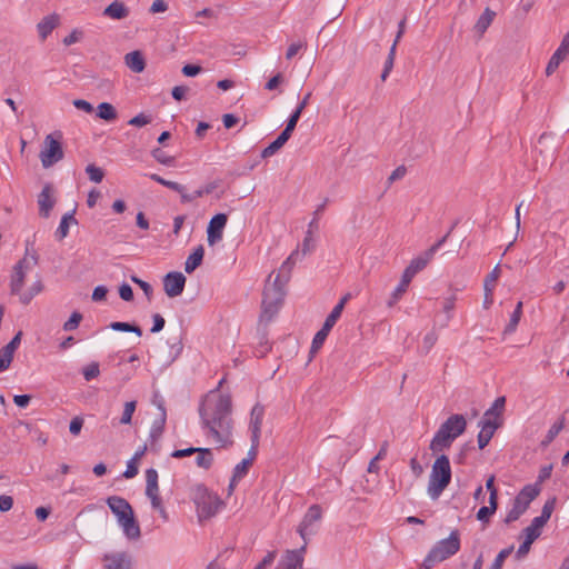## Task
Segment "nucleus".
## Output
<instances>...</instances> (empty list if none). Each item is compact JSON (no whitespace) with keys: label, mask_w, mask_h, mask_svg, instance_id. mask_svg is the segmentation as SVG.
<instances>
[{"label":"nucleus","mask_w":569,"mask_h":569,"mask_svg":"<svg viewBox=\"0 0 569 569\" xmlns=\"http://www.w3.org/2000/svg\"><path fill=\"white\" fill-rule=\"evenodd\" d=\"M232 402L228 395L210 393L199 406V416L206 436L224 448L232 445Z\"/></svg>","instance_id":"1"},{"label":"nucleus","mask_w":569,"mask_h":569,"mask_svg":"<svg viewBox=\"0 0 569 569\" xmlns=\"http://www.w3.org/2000/svg\"><path fill=\"white\" fill-rule=\"evenodd\" d=\"M29 246V242H27L23 258L13 266L9 283L10 293L18 296L19 301L24 306L29 305L44 289L41 278L38 277L27 290H22L27 273L39 263L38 252Z\"/></svg>","instance_id":"2"},{"label":"nucleus","mask_w":569,"mask_h":569,"mask_svg":"<svg viewBox=\"0 0 569 569\" xmlns=\"http://www.w3.org/2000/svg\"><path fill=\"white\" fill-rule=\"evenodd\" d=\"M467 428V420L462 415H451L433 436L430 442V450L432 452H440L450 448L456 438L465 432Z\"/></svg>","instance_id":"3"},{"label":"nucleus","mask_w":569,"mask_h":569,"mask_svg":"<svg viewBox=\"0 0 569 569\" xmlns=\"http://www.w3.org/2000/svg\"><path fill=\"white\" fill-rule=\"evenodd\" d=\"M272 276L273 273L269 274L263 289L262 310L259 319L260 323H268L276 317L286 295L283 284H279L280 274H276L273 280Z\"/></svg>","instance_id":"4"},{"label":"nucleus","mask_w":569,"mask_h":569,"mask_svg":"<svg viewBox=\"0 0 569 569\" xmlns=\"http://www.w3.org/2000/svg\"><path fill=\"white\" fill-rule=\"evenodd\" d=\"M107 505L116 515L126 537L131 540L139 539L141 531L130 503L121 497L111 496L107 499Z\"/></svg>","instance_id":"5"},{"label":"nucleus","mask_w":569,"mask_h":569,"mask_svg":"<svg viewBox=\"0 0 569 569\" xmlns=\"http://www.w3.org/2000/svg\"><path fill=\"white\" fill-rule=\"evenodd\" d=\"M451 481V467L449 458L446 455L439 456L431 468L428 482V495L432 500H437Z\"/></svg>","instance_id":"6"},{"label":"nucleus","mask_w":569,"mask_h":569,"mask_svg":"<svg viewBox=\"0 0 569 569\" xmlns=\"http://www.w3.org/2000/svg\"><path fill=\"white\" fill-rule=\"evenodd\" d=\"M193 500L200 520L213 517L223 506V501L217 495L208 491L203 485L197 486Z\"/></svg>","instance_id":"7"},{"label":"nucleus","mask_w":569,"mask_h":569,"mask_svg":"<svg viewBox=\"0 0 569 569\" xmlns=\"http://www.w3.org/2000/svg\"><path fill=\"white\" fill-rule=\"evenodd\" d=\"M540 493V487L536 485L525 486L516 496L512 508L508 511L505 522L507 525L518 520L529 508L532 500Z\"/></svg>","instance_id":"8"},{"label":"nucleus","mask_w":569,"mask_h":569,"mask_svg":"<svg viewBox=\"0 0 569 569\" xmlns=\"http://www.w3.org/2000/svg\"><path fill=\"white\" fill-rule=\"evenodd\" d=\"M64 157L61 133L54 132L46 136L39 158L43 168H50Z\"/></svg>","instance_id":"9"},{"label":"nucleus","mask_w":569,"mask_h":569,"mask_svg":"<svg viewBox=\"0 0 569 569\" xmlns=\"http://www.w3.org/2000/svg\"><path fill=\"white\" fill-rule=\"evenodd\" d=\"M460 550V532L455 529L449 537L438 541L429 551L430 559L438 562L445 561Z\"/></svg>","instance_id":"10"},{"label":"nucleus","mask_w":569,"mask_h":569,"mask_svg":"<svg viewBox=\"0 0 569 569\" xmlns=\"http://www.w3.org/2000/svg\"><path fill=\"white\" fill-rule=\"evenodd\" d=\"M146 495L150 499L152 508L166 517V510L159 495L158 472L156 469L150 468L146 470Z\"/></svg>","instance_id":"11"},{"label":"nucleus","mask_w":569,"mask_h":569,"mask_svg":"<svg viewBox=\"0 0 569 569\" xmlns=\"http://www.w3.org/2000/svg\"><path fill=\"white\" fill-rule=\"evenodd\" d=\"M321 518H322V508L319 505L310 506L297 529L298 533L305 540L306 545H307V535H313L317 532V530L313 528V525L316 522L320 521Z\"/></svg>","instance_id":"12"},{"label":"nucleus","mask_w":569,"mask_h":569,"mask_svg":"<svg viewBox=\"0 0 569 569\" xmlns=\"http://www.w3.org/2000/svg\"><path fill=\"white\" fill-rule=\"evenodd\" d=\"M227 221L228 216L226 213H217L210 219L207 227V241L209 246H214L222 240Z\"/></svg>","instance_id":"13"},{"label":"nucleus","mask_w":569,"mask_h":569,"mask_svg":"<svg viewBox=\"0 0 569 569\" xmlns=\"http://www.w3.org/2000/svg\"><path fill=\"white\" fill-rule=\"evenodd\" d=\"M186 277L178 271L169 272L163 278V289L168 297L174 298L183 292Z\"/></svg>","instance_id":"14"},{"label":"nucleus","mask_w":569,"mask_h":569,"mask_svg":"<svg viewBox=\"0 0 569 569\" xmlns=\"http://www.w3.org/2000/svg\"><path fill=\"white\" fill-rule=\"evenodd\" d=\"M152 402L159 409V416H158V418H156L153 420V422L151 425L149 437L151 440L156 441L163 433L166 421H167V412H166V408H164V401L161 397L154 396Z\"/></svg>","instance_id":"15"},{"label":"nucleus","mask_w":569,"mask_h":569,"mask_svg":"<svg viewBox=\"0 0 569 569\" xmlns=\"http://www.w3.org/2000/svg\"><path fill=\"white\" fill-rule=\"evenodd\" d=\"M306 543L295 550H287L276 569H302Z\"/></svg>","instance_id":"16"},{"label":"nucleus","mask_w":569,"mask_h":569,"mask_svg":"<svg viewBox=\"0 0 569 569\" xmlns=\"http://www.w3.org/2000/svg\"><path fill=\"white\" fill-rule=\"evenodd\" d=\"M56 204L54 189L51 183H46L38 194L39 214L43 218H48L52 208Z\"/></svg>","instance_id":"17"},{"label":"nucleus","mask_w":569,"mask_h":569,"mask_svg":"<svg viewBox=\"0 0 569 569\" xmlns=\"http://www.w3.org/2000/svg\"><path fill=\"white\" fill-rule=\"evenodd\" d=\"M499 420L496 419H481L479 421V427L481 428L478 433V447L479 449H483L493 437L496 430L500 427Z\"/></svg>","instance_id":"18"},{"label":"nucleus","mask_w":569,"mask_h":569,"mask_svg":"<svg viewBox=\"0 0 569 569\" xmlns=\"http://www.w3.org/2000/svg\"><path fill=\"white\" fill-rule=\"evenodd\" d=\"M568 53H569V32L566 33L559 48L551 56V58L547 64V68H546V74L551 76L557 70V68L559 67L561 61H563L566 59Z\"/></svg>","instance_id":"19"},{"label":"nucleus","mask_w":569,"mask_h":569,"mask_svg":"<svg viewBox=\"0 0 569 569\" xmlns=\"http://www.w3.org/2000/svg\"><path fill=\"white\" fill-rule=\"evenodd\" d=\"M104 569H130L131 558L127 552H112L103 557Z\"/></svg>","instance_id":"20"},{"label":"nucleus","mask_w":569,"mask_h":569,"mask_svg":"<svg viewBox=\"0 0 569 569\" xmlns=\"http://www.w3.org/2000/svg\"><path fill=\"white\" fill-rule=\"evenodd\" d=\"M263 416H264V408L259 403L254 405L250 412V423H249L251 437H254V439L257 437L260 438Z\"/></svg>","instance_id":"21"},{"label":"nucleus","mask_w":569,"mask_h":569,"mask_svg":"<svg viewBox=\"0 0 569 569\" xmlns=\"http://www.w3.org/2000/svg\"><path fill=\"white\" fill-rule=\"evenodd\" d=\"M432 258L433 257L430 254V252L426 250L423 253L412 259L403 272L413 279V277L419 271L423 270L427 267V264L431 261Z\"/></svg>","instance_id":"22"},{"label":"nucleus","mask_w":569,"mask_h":569,"mask_svg":"<svg viewBox=\"0 0 569 569\" xmlns=\"http://www.w3.org/2000/svg\"><path fill=\"white\" fill-rule=\"evenodd\" d=\"M300 259V251L297 249L291 252V254L283 261L281 264L279 272L277 274H280V281L279 284L286 286V283L290 279V273L293 268V266L297 263V261Z\"/></svg>","instance_id":"23"},{"label":"nucleus","mask_w":569,"mask_h":569,"mask_svg":"<svg viewBox=\"0 0 569 569\" xmlns=\"http://www.w3.org/2000/svg\"><path fill=\"white\" fill-rule=\"evenodd\" d=\"M124 64L134 73H141L146 69V59L139 50L131 51L124 56Z\"/></svg>","instance_id":"24"},{"label":"nucleus","mask_w":569,"mask_h":569,"mask_svg":"<svg viewBox=\"0 0 569 569\" xmlns=\"http://www.w3.org/2000/svg\"><path fill=\"white\" fill-rule=\"evenodd\" d=\"M103 16L111 19L121 20L129 16V9L122 1L114 0L103 10Z\"/></svg>","instance_id":"25"},{"label":"nucleus","mask_w":569,"mask_h":569,"mask_svg":"<svg viewBox=\"0 0 569 569\" xmlns=\"http://www.w3.org/2000/svg\"><path fill=\"white\" fill-rule=\"evenodd\" d=\"M350 293L345 295L340 301L333 307L331 312L328 315L323 322L325 330H331L336 325L337 320L340 318L342 310L345 308L346 302L349 300Z\"/></svg>","instance_id":"26"},{"label":"nucleus","mask_w":569,"mask_h":569,"mask_svg":"<svg viewBox=\"0 0 569 569\" xmlns=\"http://www.w3.org/2000/svg\"><path fill=\"white\" fill-rule=\"evenodd\" d=\"M59 24V17L57 14H51L44 17L38 24L37 29L39 36L42 40L47 39V37L53 31V29Z\"/></svg>","instance_id":"27"},{"label":"nucleus","mask_w":569,"mask_h":569,"mask_svg":"<svg viewBox=\"0 0 569 569\" xmlns=\"http://www.w3.org/2000/svg\"><path fill=\"white\" fill-rule=\"evenodd\" d=\"M495 17L496 12L492 11L490 8H486L482 14L478 18L473 27V30L478 33L479 38H481L483 33L487 31V29L490 27Z\"/></svg>","instance_id":"28"},{"label":"nucleus","mask_w":569,"mask_h":569,"mask_svg":"<svg viewBox=\"0 0 569 569\" xmlns=\"http://www.w3.org/2000/svg\"><path fill=\"white\" fill-rule=\"evenodd\" d=\"M411 280H412V278H410L405 272L402 273L400 283L396 287V289L391 293L389 300L387 301V306L389 308L393 307L402 298V296L405 295V292L407 291V289L410 284Z\"/></svg>","instance_id":"29"},{"label":"nucleus","mask_w":569,"mask_h":569,"mask_svg":"<svg viewBox=\"0 0 569 569\" xmlns=\"http://www.w3.org/2000/svg\"><path fill=\"white\" fill-rule=\"evenodd\" d=\"M203 256H204V249L200 244L187 258V260L184 262V271L187 273H192L202 263Z\"/></svg>","instance_id":"30"},{"label":"nucleus","mask_w":569,"mask_h":569,"mask_svg":"<svg viewBox=\"0 0 569 569\" xmlns=\"http://www.w3.org/2000/svg\"><path fill=\"white\" fill-rule=\"evenodd\" d=\"M147 451V445L140 447L133 455V457L128 461L127 469L123 472V477L127 479H131L138 475V461L144 456Z\"/></svg>","instance_id":"31"},{"label":"nucleus","mask_w":569,"mask_h":569,"mask_svg":"<svg viewBox=\"0 0 569 569\" xmlns=\"http://www.w3.org/2000/svg\"><path fill=\"white\" fill-rule=\"evenodd\" d=\"M97 117L110 122L118 118V112L111 103L101 102L97 108Z\"/></svg>","instance_id":"32"},{"label":"nucleus","mask_w":569,"mask_h":569,"mask_svg":"<svg viewBox=\"0 0 569 569\" xmlns=\"http://www.w3.org/2000/svg\"><path fill=\"white\" fill-rule=\"evenodd\" d=\"M70 223H74V224L77 223L73 212H68L62 216L59 227L56 231V237L59 240H62L63 238H66L68 236Z\"/></svg>","instance_id":"33"},{"label":"nucleus","mask_w":569,"mask_h":569,"mask_svg":"<svg viewBox=\"0 0 569 569\" xmlns=\"http://www.w3.org/2000/svg\"><path fill=\"white\" fill-rule=\"evenodd\" d=\"M196 463L198 467L208 470L213 463V456L209 448H198Z\"/></svg>","instance_id":"34"},{"label":"nucleus","mask_w":569,"mask_h":569,"mask_svg":"<svg viewBox=\"0 0 569 569\" xmlns=\"http://www.w3.org/2000/svg\"><path fill=\"white\" fill-rule=\"evenodd\" d=\"M543 527L542 522L533 518L531 523L522 530V535L526 539L535 542L540 537Z\"/></svg>","instance_id":"35"},{"label":"nucleus","mask_w":569,"mask_h":569,"mask_svg":"<svg viewBox=\"0 0 569 569\" xmlns=\"http://www.w3.org/2000/svg\"><path fill=\"white\" fill-rule=\"evenodd\" d=\"M505 403H506V398L505 397H498L495 402L492 403L491 408H489L485 415H483V418L485 420H488V419H496L498 420V418L500 417L503 408H505Z\"/></svg>","instance_id":"36"},{"label":"nucleus","mask_w":569,"mask_h":569,"mask_svg":"<svg viewBox=\"0 0 569 569\" xmlns=\"http://www.w3.org/2000/svg\"><path fill=\"white\" fill-rule=\"evenodd\" d=\"M498 502L493 497H489V506L481 507L477 512V519L482 522H488L489 518L496 512Z\"/></svg>","instance_id":"37"},{"label":"nucleus","mask_w":569,"mask_h":569,"mask_svg":"<svg viewBox=\"0 0 569 569\" xmlns=\"http://www.w3.org/2000/svg\"><path fill=\"white\" fill-rule=\"evenodd\" d=\"M521 315H522V302L519 301L517 303L513 312L511 313L508 325L505 328V331H503L505 333H512L516 331L517 326L520 321Z\"/></svg>","instance_id":"38"},{"label":"nucleus","mask_w":569,"mask_h":569,"mask_svg":"<svg viewBox=\"0 0 569 569\" xmlns=\"http://www.w3.org/2000/svg\"><path fill=\"white\" fill-rule=\"evenodd\" d=\"M565 427V418H560L557 422H555L550 429L548 430L545 439L542 440L541 445L542 446H548L550 442L553 441V439L559 435V432L563 429Z\"/></svg>","instance_id":"39"},{"label":"nucleus","mask_w":569,"mask_h":569,"mask_svg":"<svg viewBox=\"0 0 569 569\" xmlns=\"http://www.w3.org/2000/svg\"><path fill=\"white\" fill-rule=\"evenodd\" d=\"M557 498L552 497L548 499L541 510V515L536 517L537 520L546 525L548 520L550 519L555 508H556Z\"/></svg>","instance_id":"40"},{"label":"nucleus","mask_w":569,"mask_h":569,"mask_svg":"<svg viewBox=\"0 0 569 569\" xmlns=\"http://www.w3.org/2000/svg\"><path fill=\"white\" fill-rule=\"evenodd\" d=\"M136 408H137L136 400L127 401L123 406V411H122L121 418L119 420V423L120 425H130L132 421V416L136 411Z\"/></svg>","instance_id":"41"},{"label":"nucleus","mask_w":569,"mask_h":569,"mask_svg":"<svg viewBox=\"0 0 569 569\" xmlns=\"http://www.w3.org/2000/svg\"><path fill=\"white\" fill-rule=\"evenodd\" d=\"M149 177L153 181H156L173 191H177L179 193H182V191L184 190V187L182 184L174 182V181L166 180L157 173H151V174H149Z\"/></svg>","instance_id":"42"},{"label":"nucleus","mask_w":569,"mask_h":569,"mask_svg":"<svg viewBox=\"0 0 569 569\" xmlns=\"http://www.w3.org/2000/svg\"><path fill=\"white\" fill-rule=\"evenodd\" d=\"M500 276V267L497 264L492 271L486 277L483 282L485 291H493L496 287V282Z\"/></svg>","instance_id":"43"},{"label":"nucleus","mask_w":569,"mask_h":569,"mask_svg":"<svg viewBox=\"0 0 569 569\" xmlns=\"http://www.w3.org/2000/svg\"><path fill=\"white\" fill-rule=\"evenodd\" d=\"M330 330H325V327L322 326V328L313 337L311 352H316L321 348Z\"/></svg>","instance_id":"44"},{"label":"nucleus","mask_w":569,"mask_h":569,"mask_svg":"<svg viewBox=\"0 0 569 569\" xmlns=\"http://www.w3.org/2000/svg\"><path fill=\"white\" fill-rule=\"evenodd\" d=\"M512 550H513V546L502 549L497 555L496 559L493 560V562L489 569H501L505 560L509 557V555L512 552Z\"/></svg>","instance_id":"45"},{"label":"nucleus","mask_w":569,"mask_h":569,"mask_svg":"<svg viewBox=\"0 0 569 569\" xmlns=\"http://www.w3.org/2000/svg\"><path fill=\"white\" fill-rule=\"evenodd\" d=\"M86 172L89 176V179L96 183L101 182L104 177L103 170L94 164H88Z\"/></svg>","instance_id":"46"},{"label":"nucleus","mask_w":569,"mask_h":569,"mask_svg":"<svg viewBox=\"0 0 569 569\" xmlns=\"http://www.w3.org/2000/svg\"><path fill=\"white\" fill-rule=\"evenodd\" d=\"M252 463L250 460L243 459L233 469V480H241L247 473Z\"/></svg>","instance_id":"47"},{"label":"nucleus","mask_w":569,"mask_h":569,"mask_svg":"<svg viewBox=\"0 0 569 569\" xmlns=\"http://www.w3.org/2000/svg\"><path fill=\"white\" fill-rule=\"evenodd\" d=\"M13 359V355L6 347L0 349V372L7 370Z\"/></svg>","instance_id":"48"},{"label":"nucleus","mask_w":569,"mask_h":569,"mask_svg":"<svg viewBox=\"0 0 569 569\" xmlns=\"http://www.w3.org/2000/svg\"><path fill=\"white\" fill-rule=\"evenodd\" d=\"M82 373H83V378L87 381H90V380L97 378L100 373L99 363L91 362L90 365H88L87 367L83 368Z\"/></svg>","instance_id":"49"},{"label":"nucleus","mask_w":569,"mask_h":569,"mask_svg":"<svg viewBox=\"0 0 569 569\" xmlns=\"http://www.w3.org/2000/svg\"><path fill=\"white\" fill-rule=\"evenodd\" d=\"M82 320V315L80 312L74 311L70 318L64 322L63 330L66 331H72L74 330L80 321Z\"/></svg>","instance_id":"50"},{"label":"nucleus","mask_w":569,"mask_h":569,"mask_svg":"<svg viewBox=\"0 0 569 569\" xmlns=\"http://www.w3.org/2000/svg\"><path fill=\"white\" fill-rule=\"evenodd\" d=\"M152 157L161 164L171 166L173 163V157L167 156L161 149L156 148L152 150Z\"/></svg>","instance_id":"51"},{"label":"nucleus","mask_w":569,"mask_h":569,"mask_svg":"<svg viewBox=\"0 0 569 569\" xmlns=\"http://www.w3.org/2000/svg\"><path fill=\"white\" fill-rule=\"evenodd\" d=\"M307 47V42L306 41H298L296 43H292L288 47L287 49V52H286V59L287 60H291L293 57H296L298 54V52L302 49V48H306Z\"/></svg>","instance_id":"52"},{"label":"nucleus","mask_w":569,"mask_h":569,"mask_svg":"<svg viewBox=\"0 0 569 569\" xmlns=\"http://www.w3.org/2000/svg\"><path fill=\"white\" fill-rule=\"evenodd\" d=\"M131 281L134 282L136 284H138L142 289V291L144 292L146 297L149 300L151 299L153 289L150 283H148L147 281H144L136 276H131Z\"/></svg>","instance_id":"53"},{"label":"nucleus","mask_w":569,"mask_h":569,"mask_svg":"<svg viewBox=\"0 0 569 569\" xmlns=\"http://www.w3.org/2000/svg\"><path fill=\"white\" fill-rule=\"evenodd\" d=\"M150 122H151V117L141 112V113L137 114L136 117L131 118L128 121V124L134 126V127H143Z\"/></svg>","instance_id":"54"},{"label":"nucleus","mask_w":569,"mask_h":569,"mask_svg":"<svg viewBox=\"0 0 569 569\" xmlns=\"http://www.w3.org/2000/svg\"><path fill=\"white\" fill-rule=\"evenodd\" d=\"M311 234H312V231L308 229L307 234L302 242V251L300 253V259L313 249Z\"/></svg>","instance_id":"55"},{"label":"nucleus","mask_w":569,"mask_h":569,"mask_svg":"<svg viewBox=\"0 0 569 569\" xmlns=\"http://www.w3.org/2000/svg\"><path fill=\"white\" fill-rule=\"evenodd\" d=\"M282 147L274 140L261 151V158L267 159L276 154Z\"/></svg>","instance_id":"56"},{"label":"nucleus","mask_w":569,"mask_h":569,"mask_svg":"<svg viewBox=\"0 0 569 569\" xmlns=\"http://www.w3.org/2000/svg\"><path fill=\"white\" fill-rule=\"evenodd\" d=\"M119 296L124 301L133 300V291L132 288L128 283H122L119 287Z\"/></svg>","instance_id":"57"},{"label":"nucleus","mask_w":569,"mask_h":569,"mask_svg":"<svg viewBox=\"0 0 569 569\" xmlns=\"http://www.w3.org/2000/svg\"><path fill=\"white\" fill-rule=\"evenodd\" d=\"M83 427V419L81 417H74L69 425V431L73 436H78Z\"/></svg>","instance_id":"58"},{"label":"nucleus","mask_w":569,"mask_h":569,"mask_svg":"<svg viewBox=\"0 0 569 569\" xmlns=\"http://www.w3.org/2000/svg\"><path fill=\"white\" fill-rule=\"evenodd\" d=\"M152 320H153V326H152L150 331L152 333L160 332L163 329L164 325H166L164 318L161 315H159V313H154L152 316Z\"/></svg>","instance_id":"59"},{"label":"nucleus","mask_w":569,"mask_h":569,"mask_svg":"<svg viewBox=\"0 0 569 569\" xmlns=\"http://www.w3.org/2000/svg\"><path fill=\"white\" fill-rule=\"evenodd\" d=\"M188 91H189V88L186 86H176V87H173L171 94L174 100L181 101L186 98V94Z\"/></svg>","instance_id":"60"},{"label":"nucleus","mask_w":569,"mask_h":569,"mask_svg":"<svg viewBox=\"0 0 569 569\" xmlns=\"http://www.w3.org/2000/svg\"><path fill=\"white\" fill-rule=\"evenodd\" d=\"M532 543H533V541L528 540V539L525 538L523 542L519 546V548H518V550L516 552V557L518 559H521L525 556H527L528 552L530 551V548H531Z\"/></svg>","instance_id":"61"},{"label":"nucleus","mask_w":569,"mask_h":569,"mask_svg":"<svg viewBox=\"0 0 569 569\" xmlns=\"http://www.w3.org/2000/svg\"><path fill=\"white\" fill-rule=\"evenodd\" d=\"M22 331H18L16 336L11 339V341L6 345L4 347L10 351L12 355H14L16 350L19 348L21 342Z\"/></svg>","instance_id":"62"},{"label":"nucleus","mask_w":569,"mask_h":569,"mask_svg":"<svg viewBox=\"0 0 569 569\" xmlns=\"http://www.w3.org/2000/svg\"><path fill=\"white\" fill-rule=\"evenodd\" d=\"M407 169L405 166L397 167L388 178V182L392 183L406 176Z\"/></svg>","instance_id":"63"},{"label":"nucleus","mask_w":569,"mask_h":569,"mask_svg":"<svg viewBox=\"0 0 569 569\" xmlns=\"http://www.w3.org/2000/svg\"><path fill=\"white\" fill-rule=\"evenodd\" d=\"M13 506V498L11 496L2 495L0 496V511L7 512Z\"/></svg>","instance_id":"64"}]
</instances>
